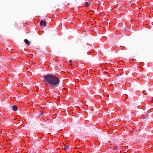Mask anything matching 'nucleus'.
<instances>
[{
	"mask_svg": "<svg viewBox=\"0 0 153 153\" xmlns=\"http://www.w3.org/2000/svg\"><path fill=\"white\" fill-rule=\"evenodd\" d=\"M44 81L45 85L51 87H56L59 85L60 80L57 76L50 74L44 76Z\"/></svg>",
	"mask_w": 153,
	"mask_h": 153,
	"instance_id": "1",
	"label": "nucleus"
},
{
	"mask_svg": "<svg viewBox=\"0 0 153 153\" xmlns=\"http://www.w3.org/2000/svg\"><path fill=\"white\" fill-rule=\"evenodd\" d=\"M40 25L41 27H44L46 25V23L45 21L42 20L40 21Z\"/></svg>",
	"mask_w": 153,
	"mask_h": 153,
	"instance_id": "2",
	"label": "nucleus"
},
{
	"mask_svg": "<svg viewBox=\"0 0 153 153\" xmlns=\"http://www.w3.org/2000/svg\"><path fill=\"white\" fill-rule=\"evenodd\" d=\"M12 109L13 111H16L18 110V108L16 105H13L12 106Z\"/></svg>",
	"mask_w": 153,
	"mask_h": 153,
	"instance_id": "3",
	"label": "nucleus"
},
{
	"mask_svg": "<svg viewBox=\"0 0 153 153\" xmlns=\"http://www.w3.org/2000/svg\"><path fill=\"white\" fill-rule=\"evenodd\" d=\"M91 4V3L87 2L85 3V4L84 5L85 7H89Z\"/></svg>",
	"mask_w": 153,
	"mask_h": 153,
	"instance_id": "4",
	"label": "nucleus"
},
{
	"mask_svg": "<svg viewBox=\"0 0 153 153\" xmlns=\"http://www.w3.org/2000/svg\"><path fill=\"white\" fill-rule=\"evenodd\" d=\"M24 42H25V43L26 44H27V45H29L30 42L28 41V40L27 39H25V40H24Z\"/></svg>",
	"mask_w": 153,
	"mask_h": 153,
	"instance_id": "5",
	"label": "nucleus"
},
{
	"mask_svg": "<svg viewBox=\"0 0 153 153\" xmlns=\"http://www.w3.org/2000/svg\"><path fill=\"white\" fill-rule=\"evenodd\" d=\"M69 148V147L68 146H66V145H65L64 146V147H63V149L65 150H66L67 149H68Z\"/></svg>",
	"mask_w": 153,
	"mask_h": 153,
	"instance_id": "6",
	"label": "nucleus"
},
{
	"mask_svg": "<svg viewBox=\"0 0 153 153\" xmlns=\"http://www.w3.org/2000/svg\"><path fill=\"white\" fill-rule=\"evenodd\" d=\"M72 62V61L71 60H69V62L70 63V64H69V65L70 66H72V65L71 64V63Z\"/></svg>",
	"mask_w": 153,
	"mask_h": 153,
	"instance_id": "7",
	"label": "nucleus"
},
{
	"mask_svg": "<svg viewBox=\"0 0 153 153\" xmlns=\"http://www.w3.org/2000/svg\"><path fill=\"white\" fill-rule=\"evenodd\" d=\"M152 102H153V98H152Z\"/></svg>",
	"mask_w": 153,
	"mask_h": 153,
	"instance_id": "8",
	"label": "nucleus"
}]
</instances>
